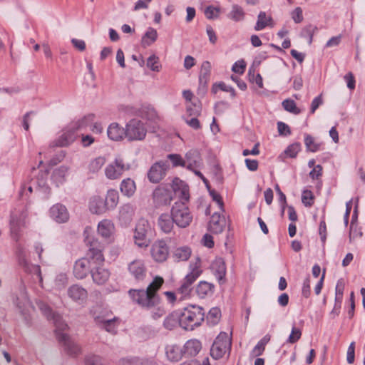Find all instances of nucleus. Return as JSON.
<instances>
[{
	"label": "nucleus",
	"mask_w": 365,
	"mask_h": 365,
	"mask_svg": "<svg viewBox=\"0 0 365 365\" xmlns=\"http://www.w3.org/2000/svg\"><path fill=\"white\" fill-rule=\"evenodd\" d=\"M50 216L58 223L66 222L69 219L67 208L61 203L55 204L50 208Z\"/></svg>",
	"instance_id": "16"
},
{
	"label": "nucleus",
	"mask_w": 365,
	"mask_h": 365,
	"mask_svg": "<svg viewBox=\"0 0 365 365\" xmlns=\"http://www.w3.org/2000/svg\"><path fill=\"white\" fill-rule=\"evenodd\" d=\"M163 283V278L156 277L148 285L146 290L130 289L128 293L133 302L142 307L150 309L159 304L160 299L156 292L160 288Z\"/></svg>",
	"instance_id": "2"
},
{
	"label": "nucleus",
	"mask_w": 365,
	"mask_h": 365,
	"mask_svg": "<svg viewBox=\"0 0 365 365\" xmlns=\"http://www.w3.org/2000/svg\"><path fill=\"white\" fill-rule=\"evenodd\" d=\"M69 168L66 165H61L55 169L52 173V180L57 185H61L66 181Z\"/></svg>",
	"instance_id": "33"
},
{
	"label": "nucleus",
	"mask_w": 365,
	"mask_h": 365,
	"mask_svg": "<svg viewBox=\"0 0 365 365\" xmlns=\"http://www.w3.org/2000/svg\"><path fill=\"white\" fill-rule=\"evenodd\" d=\"M136 190L134 180L130 178L122 180L120 185V190L121 193L126 197H132Z\"/></svg>",
	"instance_id": "32"
},
{
	"label": "nucleus",
	"mask_w": 365,
	"mask_h": 365,
	"mask_svg": "<svg viewBox=\"0 0 365 365\" xmlns=\"http://www.w3.org/2000/svg\"><path fill=\"white\" fill-rule=\"evenodd\" d=\"M119 201V195L116 190H108L104 200L108 210H113L118 205Z\"/></svg>",
	"instance_id": "34"
},
{
	"label": "nucleus",
	"mask_w": 365,
	"mask_h": 365,
	"mask_svg": "<svg viewBox=\"0 0 365 365\" xmlns=\"http://www.w3.org/2000/svg\"><path fill=\"white\" fill-rule=\"evenodd\" d=\"M220 317V309L218 307H212L210 309L207 315V322L210 325L214 326L219 322Z\"/></svg>",
	"instance_id": "39"
},
{
	"label": "nucleus",
	"mask_w": 365,
	"mask_h": 365,
	"mask_svg": "<svg viewBox=\"0 0 365 365\" xmlns=\"http://www.w3.org/2000/svg\"><path fill=\"white\" fill-rule=\"evenodd\" d=\"M151 233L152 228L149 222L143 218L140 219L135 229V244L139 247H147L150 244L149 236Z\"/></svg>",
	"instance_id": "6"
},
{
	"label": "nucleus",
	"mask_w": 365,
	"mask_h": 365,
	"mask_svg": "<svg viewBox=\"0 0 365 365\" xmlns=\"http://www.w3.org/2000/svg\"><path fill=\"white\" fill-rule=\"evenodd\" d=\"M302 201L307 207H311L314 203V195L310 190H304L302 195Z\"/></svg>",
	"instance_id": "50"
},
{
	"label": "nucleus",
	"mask_w": 365,
	"mask_h": 365,
	"mask_svg": "<svg viewBox=\"0 0 365 365\" xmlns=\"http://www.w3.org/2000/svg\"><path fill=\"white\" fill-rule=\"evenodd\" d=\"M135 207L130 203L123 205L119 209V220L124 225L129 224L134 216Z\"/></svg>",
	"instance_id": "25"
},
{
	"label": "nucleus",
	"mask_w": 365,
	"mask_h": 365,
	"mask_svg": "<svg viewBox=\"0 0 365 365\" xmlns=\"http://www.w3.org/2000/svg\"><path fill=\"white\" fill-rule=\"evenodd\" d=\"M211 269L220 284L225 282L226 266L222 258H216L211 264Z\"/></svg>",
	"instance_id": "20"
},
{
	"label": "nucleus",
	"mask_w": 365,
	"mask_h": 365,
	"mask_svg": "<svg viewBox=\"0 0 365 365\" xmlns=\"http://www.w3.org/2000/svg\"><path fill=\"white\" fill-rule=\"evenodd\" d=\"M301 150V144L299 143H294L289 145L284 150V154L289 158H296L298 153Z\"/></svg>",
	"instance_id": "48"
},
{
	"label": "nucleus",
	"mask_w": 365,
	"mask_h": 365,
	"mask_svg": "<svg viewBox=\"0 0 365 365\" xmlns=\"http://www.w3.org/2000/svg\"><path fill=\"white\" fill-rule=\"evenodd\" d=\"M158 38L157 31L152 28L149 27L143 36L142 37L141 43L144 47H147L153 43Z\"/></svg>",
	"instance_id": "36"
},
{
	"label": "nucleus",
	"mask_w": 365,
	"mask_h": 365,
	"mask_svg": "<svg viewBox=\"0 0 365 365\" xmlns=\"http://www.w3.org/2000/svg\"><path fill=\"white\" fill-rule=\"evenodd\" d=\"M344 78L346 82L347 87L350 90H354L355 88L356 81L353 73L351 72H349L344 76Z\"/></svg>",
	"instance_id": "60"
},
{
	"label": "nucleus",
	"mask_w": 365,
	"mask_h": 365,
	"mask_svg": "<svg viewBox=\"0 0 365 365\" xmlns=\"http://www.w3.org/2000/svg\"><path fill=\"white\" fill-rule=\"evenodd\" d=\"M184 159V168L189 170L199 168L201 164V157L198 150H190L186 153Z\"/></svg>",
	"instance_id": "19"
},
{
	"label": "nucleus",
	"mask_w": 365,
	"mask_h": 365,
	"mask_svg": "<svg viewBox=\"0 0 365 365\" xmlns=\"http://www.w3.org/2000/svg\"><path fill=\"white\" fill-rule=\"evenodd\" d=\"M292 18L295 23H301L303 21L302 9L297 7L292 13Z\"/></svg>",
	"instance_id": "59"
},
{
	"label": "nucleus",
	"mask_w": 365,
	"mask_h": 365,
	"mask_svg": "<svg viewBox=\"0 0 365 365\" xmlns=\"http://www.w3.org/2000/svg\"><path fill=\"white\" fill-rule=\"evenodd\" d=\"M245 13L242 6L238 4H233L232 9L227 14V17L235 21H241L244 20Z\"/></svg>",
	"instance_id": "37"
},
{
	"label": "nucleus",
	"mask_w": 365,
	"mask_h": 365,
	"mask_svg": "<svg viewBox=\"0 0 365 365\" xmlns=\"http://www.w3.org/2000/svg\"><path fill=\"white\" fill-rule=\"evenodd\" d=\"M282 105L284 109L289 113L294 114H299L300 113V110L297 107L293 100L286 99L282 101Z\"/></svg>",
	"instance_id": "45"
},
{
	"label": "nucleus",
	"mask_w": 365,
	"mask_h": 365,
	"mask_svg": "<svg viewBox=\"0 0 365 365\" xmlns=\"http://www.w3.org/2000/svg\"><path fill=\"white\" fill-rule=\"evenodd\" d=\"M165 354L168 359L173 362L178 361L183 356L182 349L174 344L166 346Z\"/></svg>",
	"instance_id": "31"
},
{
	"label": "nucleus",
	"mask_w": 365,
	"mask_h": 365,
	"mask_svg": "<svg viewBox=\"0 0 365 365\" xmlns=\"http://www.w3.org/2000/svg\"><path fill=\"white\" fill-rule=\"evenodd\" d=\"M355 359V342L352 341L347 349L346 361L348 364H351L354 363Z\"/></svg>",
	"instance_id": "56"
},
{
	"label": "nucleus",
	"mask_w": 365,
	"mask_h": 365,
	"mask_svg": "<svg viewBox=\"0 0 365 365\" xmlns=\"http://www.w3.org/2000/svg\"><path fill=\"white\" fill-rule=\"evenodd\" d=\"M22 268L24 269L25 272L36 275L40 282L42 281L43 279L41 275V267L39 265L33 264L29 262L28 266H24Z\"/></svg>",
	"instance_id": "47"
},
{
	"label": "nucleus",
	"mask_w": 365,
	"mask_h": 365,
	"mask_svg": "<svg viewBox=\"0 0 365 365\" xmlns=\"http://www.w3.org/2000/svg\"><path fill=\"white\" fill-rule=\"evenodd\" d=\"M41 310L48 320L53 321L56 327V331H64L67 329L68 325L62 319L61 316L53 312L48 306L43 304L41 307Z\"/></svg>",
	"instance_id": "15"
},
{
	"label": "nucleus",
	"mask_w": 365,
	"mask_h": 365,
	"mask_svg": "<svg viewBox=\"0 0 365 365\" xmlns=\"http://www.w3.org/2000/svg\"><path fill=\"white\" fill-rule=\"evenodd\" d=\"M245 68H246V63H245V61L240 60V61H237V62H235L234 63V65L232 66V70L235 73H237L239 74H242L245 72Z\"/></svg>",
	"instance_id": "58"
},
{
	"label": "nucleus",
	"mask_w": 365,
	"mask_h": 365,
	"mask_svg": "<svg viewBox=\"0 0 365 365\" xmlns=\"http://www.w3.org/2000/svg\"><path fill=\"white\" fill-rule=\"evenodd\" d=\"M175 221L171 215L168 213L161 214L158 219V226L160 230L165 233H170L174 228Z\"/></svg>",
	"instance_id": "24"
},
{
	"label": "nucleus",
	"mask_w": 365,
	"mask_h": 365,
	"mask_svg": "<svg viewBox=\"0 0 365 365\" xmlns=\"http://www.w3.org/2000/svg\"><path fill=\"white\" fill-rule=\"evenodd\" d=\"M345 284L343 279H339L335 288V301L342 302Z\"/></svg>",
	"instance_id": "46"
},
{
	"label": "nucleus",
	"mask_w": 365,
	"mask_h": 365,
	"mask_svg": "<svg viewBox=\"0 0 365 365\" xmlns=\"http://www.w3.org/2000/svg\"><path fill=\"white\" fill-rule=\"evenodd\" d=\"M86 120V118L82 119L78 122V125H73L65 129L61 135L51 144V146L65 147L72 143L76 139V130L81 129Z\"/></svg>",
	"instance_id": "9"
},
{
	"label": "nucleus",
	"mask_w": 365,
	"mask_h": 365,
	"mask_svg": "<svg viewBox=\"0 0 365 365\" xmlns=\"http://www.w3.org/2000/svg\"><path fill=\"white\" fill-rule=\"evenodd\" d=\"M317 30H318L317 27L316 26H313V25H309L304 29L303 33L309 37V43H311L312 42L314 34Z\"/></svg>",
	"instance_id": "61"
},
{
	"label": "nucleus",
	"mask_w": 365,
	"mask_h": 365,
	"mask_svg": "<svg viewBox=\"0 0 365 365\" xmlns=\"http://www.w3.org/2000/svg\"><path fill=\"white\" fill-rule=\"evenodd\" d=\"M168 159H169L173 167H183L184 168V159L179 154H169L168 155Z\"/></svg>",
	"instance_id": "52"
},
{
	"label": "nucleus",
	"mask_w": 365,
	"mask_h": 365,
	"mask_svg": "<svg viewBox=\"0 0 365 365\" xmlns=\"http://www.w3.org/2000/svg\"><path fill=\"white\" fill-rule=\"evenodd\" d=\"M146 133L144 123L140 120L132 119L125 125V138L129 141L142 140L145 138Z\"/></svg>",
	"instance_id": "8"
},
{
	"label": "nucleus",
	"mask_w": 365,
	"mask_h": 365,
	"mask_svg": "<svg viewBox=\"0 0 365 365\" xmlns=\"http://www.w3.org/2000/svg\"><path fill=\"white\" fill-rule=\"evenodd\" d=\"M220 12V9L217 7H214L212 6H208L205 9V15L208 19H213L218 17V14Z\"/></svg>",
	"instance_id": "53"
},
{
	"label": "nucleus",
	"mask_w": 365,
	"mask_h": 365,
	"mask_svg": "<svg viewBox=\"0 0 365 365\" xmlns=\"http://www.w3.org/2000/svg\"><path fill=\"white\" fill-rule=\"evenodd\" d=\"M101 264H96L91 269V274L93 282L98 285L104 284L110 278V273L109 270Z\"/></svg>",
	"instance_id": "17"
},
{
	"label": "nucleus",
	"mask_w": 365,
	"mask_h": 365,
	"mask_svg": "<svg viewBox=\"0 0 365 365\" xmlns=\"http://www.w3.org/2000/svg\"><path fill=\"white\" fill-rule=\"evenodd\" d=\"M302 294L304 297L307 298L310 295V279L309 277H307L303 283L302 286Z\"/></svg>",
	"instance_id": "64"
},
{
	"label": "nucleus",
	"mask_w": 365,
	"mask_h": 365,
	"mask_svg": "<svg viewBox=\"0 0 365 365\" xmlns=\"http://www.w3.org/2000/svg\"><path fill=\"white\" fill-rule=\"evenodd\" d=\"M86 242L89 247L86 257L77 260L73 266V274L78 279H84L88 272L91 273L93 264H101L104 262L103 245L99 241L88 237Z\"/></svg>",
	"instance_id": "1"
},
{
	"label": "nucleus",
	"mask_w": 365,
	"mask_h": 365,
	"mask_svg": "<svg viewBox=\"0 0 365 365\" xmlns=\"http://www.w3.org/2000/svg\"><path fill=\"white\" fill-rule=\"evenodd\" d=\"M179 324V316L172 314L168 316L163 322L164 327L169 330L174 329Z\"/></svg>",
	"instance_id": "44"
},
{
	"label": "nucleus",
	"mask_w": 365,
	"mask_h": 365,
	"mask_svg": "<svg viewBox=\"0 0 365 365\" xmlns=\"http://www.w3.org/2000/svg\"><path fill=\"white\" fill-rule=\"evenodd\" d=\"M277 130L280 135L288 136L291 134L289 126L281 121L277 123Z\"/></svg>",
	"instance_id": "55"
},
{
	"label": "nucleus",
	"mask_w": 365,
	"mask_h": 365,
	"mask_svg": "<svg viewBox=\"0 0 365 365\" xmlns=\"http://www.w3.org/2000/svg\"><path fill=\"white\" fill-rule=\"evenodd\" d=\"M150 252L152 259L155 262L162 263L168 258L170 250L165 240H158L152 244Z\"/></svg>",
	"instance_id": "11"
},
{
	"label": "nucleus",
	"mask_w": 365,
	"mask_h": 365,
	"mask_svg": "<svg viewBox=\"0 0 365 365\" xmlns=\"http://www.w3.org/2000/svg\"><path fill=\"white\" fill-rule=\"evenodd\" d=\"M147 66L152 71L158 72L160 68L158 57L155 55L150 56L147 60Z\"/></svg>",
	"instance_id": "49"
},
{
	"label": "nucleus",
	"mask_w": 365,
	"mask_h": 365,
	"mask_svg": "<svg viewBox=\"0 0 365 365\" xmlns=\"http://www.w3.org/2000/svg\"><path fill=\"white\" fill-rule=\"evenodd\" d=\"M231 344V338L229 335L226 332H220L211 347V356L215 359L222 358L230 351Z\"/></svg>",
	"instance_id": "7"
},
{
	"label": "nucleus",
	"mask_w": 365,
	"mask_h": 365,
	"mask_svg": "<svg viewBox=\"0 0 365 365\" xmlns=\"http://www.w3.org/2000/svg\"><path fill=\"white\" fill-rule=\"evenodd\" d=\"M201 348L202 345L199 340H188L183 346V355L185 356H194L200 352Z\"/></svg>",
	"instance_id": "29"
},
{
	"label": "nucleus",
	"mask_w": 365,
	"mask_h": 365,
	"mask_svg": "<svg viewBox=\"0 0 365 365\" xmlns=\"http://www.w3.org/2000/svg\"><path fill=\"white\" fill-rule=\"evenodd\" d=\"M86 365H103L101 358L97 355H88L85 358Z\"/></svg>",
	"instance_id": "57"
},
{
	"label": "nucleus",
	"mask_w": 365,
	"mask_h": 365,
	"mask_svg": "<svg viewBox=\"0 0 365 365\" xmlns=\"http://www.w3.org/2000/svg\"><path fill=\"white\" fill-rule=\"evenodd\" d=\"M24 217L25 215L21 213L20 216H18L16 213H12L10 220V229L11 237L15 240H19V232L21 227L24 225Z\"/></svg>",
	"instance_id": "22"
},
{
	"label": "nucleus",
	"mask_w": 365,
	"mask_h": 365,
	"mask_svg": "<svg viewBox=\"0 0 365 365\" xmlns=\"http://www.w3.org/2000/svg\"><path fill=\"white\" fill-rule=\"evenodd\" d=\"M106 163V158L104 157H98L92 160L88 165V170L91 173H97Z\"/></svg>",
	"instance_id": "43"
},
{
	"label": "nucleus",
	"mask_w": 365,
	"mask_h": 365,
	"mask_svg": "<svg viewBox=\"0 0 365 365\" xmlns=\"http://www.w3.org/2000/svg\"><path fill=\"white\" fill-rule=\"evenodd\" d=\"M302 336V331L299 328L293 327L292 329L291 334H289L287 342L290 344H294L297 342Z\"/></svg>",
	"instance_id": "54"
},
{
	"label": "nucleus",
	"mask_w": 365,
	"mask_h": 365,
	"mask_svg": "<svg viewBox=\"0 0 365 365\" xmlns=\"http://www.w3.org/2000/svg\"><path fill=\"white\" fill-rule=\"evenodd\" d=\"M202 272L200 260L197 259L195 262L190 264V272L180 282V284L177 289V294L180 295V300L190 297L193 290L192 284L201 275Z\"/></svg>",
	"instance_id": "5"
},
{
	"label": "nucleus",
	"mask_w": 365,
	"mask_h": 365,
	"mask_svg": "<svg viewBox=\"0 0 365 365\" xmlns=\"http://www.w3.org/2000/svg\"><path fill=\"white\" fill-rule=\"evenodd\" d=\"M68 283L67 275L64 273L58 274L55 279V286L58 289H61L65 287Z\"/></svg>",
	"instance_id": "51"
},
{
	"label": "nucleus",
	"mask_w": 365,
	"mask_h": 365,
	"mask_svg": "<svg viewBox=\"0 0 365 365\" xmlns=\"http://www.w3.org/2000/svg\"><path fill=\"white\" fill-rule=\"evenodd\" d=\"M169 168L167 161H158L154 163L148 173V178L153 183L159 182L166 175Z\"/></svg>",
	"instance_id": "12"
},
{
	"label": "nucleus",
	"mask_w": 365,
	"mask_h": 365,
	"mask_svg": "<svg viewBox=\"0 0 365 365\" xmlns=\"http://www.w3.org/2000/svg\"><path fill=\"white\" fill-rule=\"evenodd\" d=\"M68 297L74 302L79 304L86 301L88 297V292L86 289L78 284H73L68 289Z\"/></svg>",
	"instance_id": "21"
},
{
	"label": "nucleus",
	"mask_w": 365,
	"mask_h": 365,
	"mask_svg": "<svg viewBox=\"0 0 365 365\" xmlns=\"http://www.w3.org/2000/svg\"><path fill=\"white\" fill-rule=\"evenodd\" d=\"M172 195L173 193L170 190L161 187L156 188L153 193L154 202L158 206L170 204L173 200Z\"/></svg>",
	"instance_id": "18"
},
{
	"label": "nucleus",
	"mask_w": 365,
	"mask_h": 365,
	"mask_svg": "<svg viewBox=\"0 0 365 365\" xmlns=\"http://www.w3.org/2000/svg\"><path fill=\"white\" fill-rule=\"evenodd\" d=\"M98 322L101 324V327L110 333H115L116 331V319L115 318L108 319H96Z\"/></svg>",
	"instance_id": "42"
},
{
	"label": "nucleus",
	"mask_w": 365,
	"mask_h": 365,
	"mask_svg": "<svg viewBox=\"0 0 365 365\" xmlns=\"http://www.w3.org/2000/svg\"><path fill=\"white\" fill-rule=\"evenodd\" d=\"M205 310L196 305L185 307L179 315V324L186 330H192L200 326L205 319Z\"/></svg>",
	"instance_id": "3"
},
{
	"label": "nucleus",
	"mask_w": 365,
	"mask_h": 365,
	"mask_svg": "<svg viewBox=\"0 0 365 365\" xmlns=\"http://www.w3.org/2000/svg\"><path fill=\"white\" fill-rule=\"evenodd\" d=\"M191 255V250L187 246L178 247L175 250L173 257L174 261L180 262L187 260Z\"/></svg>",
	"instance_id": "35"
},
{
	"label": "nucleus",
	"mask_w": 365,
	"mask_h": 365,
	"mask_svg": "<svg viewBox=\"0 0 365 365\" xmlns=\"http://www.w3.org/2000/svg\"><path fill=\"white\" fill-rule=\"evenodd\" d=\"M322 103L323 99L322 95H319L314 98L311 104V113H314Z\"/></svg>",
	"instance_id": "63"
},
{
	"label": "nucleus",
	"mask_w": 365,
	"mask_h": 365,
	"mask_svg": "<svg viewBox=\"0 0 365 365\" xmlns=\"http://www.w3.org/2000/svg\"><path fill=\"white\" fill-rule=\"evenodd\" d=\"M272 21V18L270 16H267L264 11H260L257 16V21L255 26L256 31L264 29L266 26H269V23Z\"/></svg>",
	"instance_id": "38"
},
{
	"label": "nucleus",
	"mask_w": 365,
	"mask_h": 365,
	"mask_svg": "<svg viewBox=\"0 0 365 365\" xmlns=\"http://www.w3.org/2000/svg\"><path fill=\"white\" fill-rule=\"evenodd\" d=\"M215 87L219 88L220 90H222L223 91L230 92L232 94V96H235V93L234 88L230 86L226 85L223 82H221V83H218L217 85H215V87L212 88L215 92H216Z\"/></svg>",
	"instance_id": "62"
},
{
	"label": "nucleus",
	"mask_w": 365,
	"mask_h": 365,
	"mask_svg": "<svg viewBox=\"0 0 365 365\" xmlns=\"http://www.w3.org/2000/svg\"><path fill=\"white\" fill-rule=\"evenodd\" d=\"M63 331H56V334L58 340L63 343L64 349L67 354L71 357H76L81 353V347L70 339L69 336L63 332Z\"/></svg>",
	"instance_id": "13"
},
{
	"label": "nucleus",
	"mask_w": 365,
	"mask_h": 365,
	"mask_svg": "<svg viewBox=\"0 0 365 365\" xmlns=\"http://www.w3.org/2000/svg\"><path fill=\"white\" fill-rule=\"evenodd\" d=\"M129 274L135 281H143L147 275V267L144 260L136 259L128 264Z\"/></svg>",
	"instance_id": "14"
},
{
	"label": "nucleus",
	"mask_w": 365,
	"mask_h": 365,
	"mask_svg": "<svg viewBox=\"0 0 365 365\" xmlns=\"http://www.w3.org/2000/svg\"><path fill=\"white\" fill-rule=\"evenodd\" d=\"M215 289L213 284L206 281H200L195 287L196 294L202 299L211 296Z\"/></svg>",
	"instance_id": "28"
},
{
	"label": "nucleus",
	"mask_w": 365,
	"mask_h": 365,
	"mask_svg": "<svg viewBox=\"0 0 365 365\" xmlns=\"http://www.w3.org/2000/svg\"><path fill=\"white\" fill-rule=\"evenodd\" d=\"M182 200L177 201L171 208V215L175 221V224L180 227L185 228L190 225L192 220L188 206L185 202L189 200V195L185 190L182 191Z\"/></svg>",
	"instance_id": "4"
},
{
	"label": "nucleus",
	"mask_w": 365,
	"mask_h": 365,
	"mask_svg": "<svg viewBox=\"0 0 365 365\" xmlns=\"http://www.w3.org/2000/svg\"><path fill=\"white\" fill-rule=\"evenodd\" d=\"M226 221L224 217H221L218 213H214L210 219L208 225V230L214 234H220L223 231L225 227Z\"/></svg>",
	"instance_id": "23"
},
{
	"label": "nucleus",
	"mask_w": 365,
	"mask_h": 365,
	"mask_svg": "<svg viewBox=\"0 0 365 365\" xmlns=\"http://www.w3.org/2000/svg\"><path fill=\"white\" fill-rule=\"evenodd\" d=\"M304 144L308 151L314 153L320 149L321 143H317L309 134L304 135Z\"/></svg>",
	"instance_id": "41"
},
{
	"label": "nucleus",
	"mask_w": 365,
	"mask_h": 365,
	"mask_svg": "<svg viewBox=\"0 0 365 365\" xmlns=\"http://www.w3.org/2000/svg\"><path fill=\"white\" fill-rule=\"evenodd\" d=\"M114 229L113 223L109 220H103L98 225V233L104 239H110Z\"/></svg>",
	"instance_id": "30"
},
{
	"label": "nucleus",
	"mask_w": 365,
	"mask_h": 365,
	"mask_svg": "<svg viewBox=\"0 0 365 365\" xmlns=\"http://www.w3.org/2000/svg\"><path fill=\"white\" fill-rule=\"evenodd\" d=\"M16 255L18 259V262L21 267L28 266L29 262L27 260V253L25 248L21 245H18L16 247Z\"/></svg>",
	"instance_id": "40"
},
{
	"label": "nucleus",
	"mask_w": 365,
	"mask_h": 365,
	"mask_svg": "<svg viewBox=\"0 0 365 365\" xmlns=\"http://www.w3.org/2000/svg\"><path fill=\"white\" fill-rule=\"evenodd\" d=\"M129 169L130 165L125 163L121 158H116L113 162L106 167L105 175L109 180H116Z\"/></svg>",
	"instance_id": "10"
},
{
	"label": "nucleus",
	"mask_w": 365,
	"mask_h": 365,
	"mask_svg": "<svg viewBox=\"0 0 365 365\" xmlns=\"http://www.w3.org/2000/svg\"><path fill=\"white\" fill-rule=\"evenodd\" d=\"M107 134L112 140H121L123 137H125V128L120 126L117 123H113L108 126Z\"/></svg>",
	"instance_id": "27"
},
{
	"label": "nucleus",
	"mask_w": 365,
	"mask_h": 365,
	"mask_svg": "<svg viewBox=\"0 0 365 365\" xmlns=\"http://www.w3.org/2000/svg\"><path fill=\"white\" fill-rule=\"evenodd\" d=\"M89 209L92 213L97 215L103 214L108 211L104 199L97 195L91 198L89 202Z\"/></svg>",
	"instance_id": "26"
}]
</instances>
